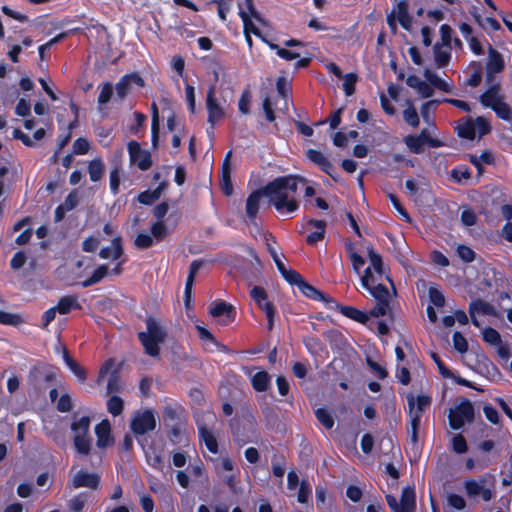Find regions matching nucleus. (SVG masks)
Returning a JSON list of instances; mask_svg holds the SVG:
<instances>
[{"mask_svg": "<svg viewBox=\"0 0 512 512\" xmlns=\"http://www.w3.org/2000/svg\"><path fill=\"white\" fill-rule=\"evenodd\" d=\"M91 419L89 416H82L71 423V430L75 435L89 436Z\"/></svg>", "mask_w": 512, "mask_h": 512, "instance_id": "f704fd0d", "label": "nucleus"}, {"mask_svg": "<svg viewBox=\"0 0 512 512\" xmlns=\"http://www.w3.org/2000/svg\"><path fill=\"white\" fill-rule=\"evenodd\" d=\"M505 68L503 56L500 52L489 45L488 60L486 64V80L492 81L495 74L502 72Z\"/></svg>", "mask_w": 512, "mask_h": 512, "instance_id": "ddd939ff", "label": "nucleus"}, {"mask_svg": "<svg viewBox=\"0 0 512 512\" xmlns=\"http://www.w3.org/2000/svg\"><path fill=\"white\" fill-rule=\"evenodd\" d=\"M276 90L279 96L286 99L291 95V84L285 77H278L276 80Z\"/></svg>", "mask_w": 512, "mask_h": 512, "instance_id": "052dcab7", "label": "nucleus"}, {"mask_svg": "<svg viewBox=\"0 0 512 512\" xmlns=\"http://www.w3.org/2000/svg\"><path fill=\"white\" fill-rule=\"evenodd\" d=\"M250 103H251V92L248 88H245L238 101V109L239 112L247 115L250 113Z\"/></svg>", "mask_w": 512, "mask_h": 512, "instance_id": "6e6d98bb", "label": "nucleus"}, {"mask_svg": "<svg viewBox=\"0 0 512 512\" xmlns=\"http://www.w3.org/2000/svg\"><path fill=\"white\" fill-rule=\"evenodd\" d=\"M505 99L501 92V84L493 83L480 96L479 101L485 108L492 109L497 103Z\"/></svg>", "mask_w": 512, "mask_h": 512, "instance_id": "f3484780", "label": "nucleus"}, {"mask_svg": "<svg viewBox=\"0 0 512 512\" xmlns=\"http://www.w3.org/2000/svg\"><path fill=\"white\" fill-rule=\"evenodd\" d=\"M269 47L272 50H275L276 54L280 58L287 60V61L294 60V59H297L300 57V54L298 52H294V51L288 50L286 48H282L279 45L274 44V43H269Z\"/></svg>", "mask_w": 512, "mask_h": 512, "instance_id": "13d9d810", "label": "nucleus"}, {"mask_svg": "<svg viewBox=\"0 0 512 512\" xmlns=\"http://www.w3.org/2000/svg\"><path fill=\"white\" fill-rule=\"evenodd\" d=\"M124 253L122 238L116 236L111 241V247H103L99 251V257L102 259H113L118 260Z\"/></svg>", "mask_w": 512, "mask_h": 512, "instance_id": "a878e982", "label": "nucleus"}, {"mask_svg": "<svg viewBox=\"0 0 512 512\" xmlns=\"http://www.w3.org/2000/svg\"><path fill=\"white\" fill-rule=\"evenodd\" d=\"M144 455L149 466L157 471L162 472L164 470L165 464L161 453L153 445L144 448Z\"/></svg>", "mask_w": 512, "mask_h": 512, "instance_id": "c85d7f7f", "label": "nucleus"}, {"mask_svg": "<svg viewBox=\"0 0 512 512\" xmlns=\"http://www.w3.org/2000/svg\"><path fill=\"white\" fill-rule=\"evenodd\" d=\"M157 425L156 414L152 409L136 411L130 422V429L135 436H143L154 431Z\"/></svg>", "mask_w": 512, "mask_h": 512, "instance_id": "423d86ee", "label": "nucleus"}, {"mask_svg": "<svg viewBox=\"0 0 512 512\" xmlns=\"http://www.w3.org/2000/svg\"><path fill=\"white\" fill-rule=\"evenodd\" d=\"M428 296L430 302L438 307L441 308L445 305V297L444 294L436 287L430 286L428 290Z\"/></svg>", "mask_w": 512, "mask_h": 512, "instance_id": "bf43d9fd", "label": "nucleus"}, {"mask_svg": "<svg viewBox=\"0 0 512 512\" xmlns=\"http://www.w3.org/2000/svg\"><path fill=\"white\" fill-rule=\"evenodd\" d=\"M475 130L478 132L479 138L489 134L491 132V124L482 116H478L474 120Z\"/></svg>", "mask_w": 512, "mask_h": 512, "instance_id": "0e129e2a", "label": "nucleus"}, {"mask_svg": "<svg viewBox=\"0 0 512 512\" xmlns=\"http://www.w3.org/2000/svg\"><path fill=\"white\" fill-rule=\"evenodd\" d=\"M95 434L97 437L96 445L98 448H107L114 442L111 435V425L107 419L102 420L95 426Z\"/></svg>", "mask_w": 512, "mask_h": 512, "instance_id": "6ab92c4d", "label": "nucleus"}, {"mask_svg": "<svg viewBox=\"0 0 512 512\" xmlns=\"http://www.w3.org/2000/svg\"><path fill=\"white\" fill-rule=\"evenodd\" d=\"M89 493L88 492H80L77 495L73 496L68 502V508L71 512H81L86 502L88 501Z\"/></svg>", "mask_w": 512, "mask_h": 512, "instance_id": "4c0bfd02", "label": "nucleus"}, {"mask_svg": "<svg viewBox=\"0 0 512 512\" xmlns=\"http://www.w3.org/2000/svg\"><path fill=\"white\" fill-rule=\"evenodd\" d=\"M250 297L257 307L265 313L267 318V329L268 331H271L274 328L277 310L274 303L269 299L266 290L261 286H254L250 290Z\"/></svg>", "mask_w": 512, "mask_h": 512, "instance_id": "39448f33", "label": "nucleus"}, {"mask_svg": "<svg viewBox=\"0 0 512 512\" xmlns=\"http://www.w3.org/2000/svg\"><path fill=\"white\" fill-rule=\"evenodd\" d=\"M198 434L200 440L205 444L209 452L212 454L219 452L217 439L205 424L198 425Z\"/></svg>", "mask_w": 512, "mask_h": 512, "instance_id": "bb28decb", "label": "nucleus"}, {"mask_svg": "<svg viewBox=\"0 0 512 512\" xmlns=\"http://www.w3.org/2000/svg\"><path fill=\"white\" fill-rule=\"evenodd\" d=\"M100 485V476L97 473H88L83 470L78 471L71 483L70 487L77 489V488H90V489H97Z\"/></svg>", "mask_w": 512, "mask_h": 512, "instance_id": "dca6fc26", "label": "nucleus"}, {"mask_svg": "<svg viewBox=\"0 0 512 512\" xmlns=\"http://www.w3.org/2000/svg\"><path fill=\"white\" fill-rule=\"evenodd\" d=\"M475 417L473 404L469 399H463L448 415L449 425L453 430L461 429L465 422H472Z\"/></svg>", "mask_w": 512, "mask_h": 512, "instance_id": "0eeeda50", "label": "nucleus"}, {"mask_svg": "<svg viewBox=\"0 0 512 512\" xmlns=\"http://www.w3.org/2000/svg\"><path fill=\"white\" fill-rule=\"evenodd\" d=\"M238 14H239V16H240L241 20L243 21V26H244V32H245L246 40H247V42L251 45V43H252V39H251V37H250V35H249V31H251V32H252V33H254L255 35H259V34H260V32H259L258 28H256V27L253 25L252 21H251V20H250V18H249V15L247 14V12H246V11H244V10H242V9L240 8V10H239V13H238Z\"/></svg>", "mask_w": 512, "mask_h": 512, "instance_id": "a19ab883", "label": "nucleus"}, {"mask_svg": "<svg viewBox=\"0 0 512 512\" xmlns=\"http://www.w3.org/2000/svg\"><path fill=\"white\" fill-rule=\"evenodd\" d=\"M475 312L482 313L483 315L496 316V310L493 305L481 299L472 301L469 305V314L471 316L472 324L476 327L479 326V322L475 317Z\"/></svg>", "mask_w": 512, "mask_h": 512, "instance_id": "4be33fe9", "label": "nucleus"}, {"mask_svg": "<svg viewBox=\"0 0 512 512\" xmlns=\"http://www.w3.org/2000/svg\"><path fill=\"white\" fill-rule=\"evenodd\" d=\"M457 134L460 138L473 140L476 136L474 120L467 118L464 123L458 126Z\"/></svg>", "mask_w": 512, "mask_h": 512, "instance_id": "e433bc0d", "label": "nucleus"}, {"mask_svg": "<svg viewBox=\"0 0 512 512\" xmlns=\"http://www.w3.org/2000/svg\"><path fill=\"white\" fill-rule=\"evenodd\" d=\"M132 85H136L140 88L145 86V81L138 72L125 74L119 79L115 84L117 98L121 101L124 100L130 93Z\"/></svg>", "mask_w": 512, "mask_h": 512, "instance_id": "f8f14e48", "label": "nucleus"}, {"mask_svg": "<svg viewBox=\"0 0 512 512\" xmlns=\"http://www.w3.org/2000/svg\"><path fill=\"white\" fill-rule=\"evenodd\" d=\"M387 505L392 512H415L417 508L416 492L412 486H405L402 489L399 501L392 494H386Z\"/></svg>", "mask_w": 512, "mask_h": 512, "instance_id": "7ed1b4c3", "label": "nucleus"}, {"mask_svg": "<svg viewBox=\"0 0 512 512\" xmlns=\"http://www.w3.org/2000/svg\"><path fill=\"white\" fill-rule=\"evenodd\" d=\"M109 273L108 266L105 264L99 265L90 277L80 283L83 288L90 287L101 282Z\"/></svg>", "mask_w": 512, "mask_h": 512, "instance_id": "473e14b6", "label": "nucleus"}, {"mask_svg": "<svg viewBox=\"0 0 512 512\" xmlns=\"http://www.w3.org/2000/svg\"><path fill=\"white\" fill-rule=\"evenodd\" d=\"M231 151L226 154L221 168V190L224 195L230 196L233 193V184L231 180V164H230Z\"/></svg>", "mask_w": 512, "mask_h": 512, "instance_id": "5701e85b", "label": "nucleus"}, {"mask_svg": "<svg viewBox=\"0 0 512 512\" xmlns=\"http://www.w3.org/2000/svg\"><path fill=\"white\" fill-rule=\"evenodd\" d=\"M458 257L464 262V263H471L476 258V253L472 248L465 244H459L456 249Z\"/></svg>", "mask_w": 512, "mask_h": 512, "instance_id": "864d4df0", "label": "nucleus"}, {"mask_svg": "<svg viewBox=\"0 0 512 512\" xmlns=\"http://www.w3.org/2000/svg\"><path fill=\"white\" fill-rule=\"evenodd\" d=\"M205 105L208 113L207 121L213 127L225 116L224 109L216 97V91L213 85H211L207 91Z\"/></svg>", "mask_w": 512, "mask_h": 512, "instance_id": "9b49d317", "label": "nucleus"}, {"mask_svg": "<svg viewBox=\"0 0 512 512\" xmlns=\"http://www.w3.org/2000/svg\"><path fill=\"white\" fill-rule=\"evenodd\" d=\"M416 136L424 145H427L430 148H439L444 145L443 141L440 139L431 137L427 129H422Z\"/></svg>", "mask_w": 512, "mask_h": 512, "instance_id": "603ef678", "label": "nucleus"}, {"mask_svg": "<svg viewBox=\"0 0 512 512\" xmlns=\"http://www.w3.org/2000/svg\"><path fill=\"white\" fill-rule=\"evenodd\" d=\"M388 198H389L390 202L392 203L393 207L395 208V210L402 216L403 220L406 222H411V217H410L408 211L401 204L398 197L395 194L390 193L388 195Z\"/></svg>", "mask_w": 512, "mask_h": 512, "instance_id": "69168bd1", "label": "nucleus"}, {"mask_svg": "<svg viewBox=\"0 0 512 512\" xmlns=\"http://www.w3.org/2000/svg\"><path fill=\"white\" fill-rule=\"evenodd\" d=\"M202 266H203L202 260H193L190 264L189 273H188V276L186 279L185 290H184V302H185L186 307H189V305H190L191 296H192V286H193V283L195 280V276L198 273V271L201 269Z\"/></svg>", "mask_w": 512, "mask_h": 512, "instance_id": "b1692460", "label": "nucleus"}, {"mask_svg": "<svg viewBox=\"0 0 512 512\" xmlns=\"http://www.w3.org/2000/svg\"><path fill=\"white\" fill-rule=\"evenodd\" d=\"M403 118L407 124H409L411 127L416 128L419 126L420 120L418 113L413 105H409L404 111H403Z\"/></svg>", "mask_w": 512, "mask_h": 512, "instance_id": "4d7b16f0", "label": "nucleus"}, {"mask_svg": "<svg viewBox=\"0 0 512 512\" xmlns=\"http://www.w3.org/2000/svg\"><path fill=\"white\" fill-rule=\"evenodd\" d=\"M124 409V401L117 395L111 396L107 400V411L114 417L119 416Z\"/></svg>", "mask_w": 512, "mask_h": 512, "instance_id": "79ce46f5", "label": "nucleus"}, {"mask_svg": "<svg viewBox=\"0 0 512 512\" xmlns=\"http://www.w3.org/2000/svg\"><path fill=\"white\" fill-rule=\"evenodd\" d=\"M333 309L339 311L343 316L361 324H366L369 320V316L366 312L361 311L353 306L342 305L336 300L335 304H333Z\"/></svg>", "mask_w": 512, "mask_h": 512, "instance_id": "412c9836", "label": "nucleus"}, {"mask_svg": "<svg viewBox=\"0 0 512 512\" xmlns=\"http://www.w3.org/2000/svg\"><path fill=\"white\" fill-rule=\"evenodd\" d=\"M482 338H483L484 342H486L490 345H493V346H497L502 343L500 333L496 329H494L493 327H490V326L483 329Z\"/></svg>", "mask_w": 512, "mask_h": 512, "instance_id": "37998d69", "label": "nucleus"}, {"mask_svg": "<svg viewBox=\"0 0 512 512\" xmlns=\"http://www.w3.org/2000/svg\"><path fill=\"white\" fill-rule=\"evenodd\" d=\"M343 90L346 96H351L356 91V83L358 81V75L354 72L347 73L344 76Z\"/></svg>", "mask_w": 512, "mask_h": 512, "instance_id": "de8ad7c7", "label": "nucleus"}, {"mask_svg": "<svg viewBox=\"0 0 512 512\" xmlns=\"http://www.w3.org/2000/svg\"><path fill=\"white\" fill-rule=\"evenodd\" d=\"M104 172V164L100 158L93 159L89 162L88 173L92 182H97L101 179Z\"/></svg>", "mask_w": 512, "mask_h": 512, "instance_id": "58836bf2", "label": "nucleus"}, {"mask_svg": "<svg viewBox=\"0 0 512 512\" xmlns=\"http://www.w3.org/2000/svg\"><path fill=\"white\" fill-rule=\"evenodd\" d=\"M442 46L437 42L433 47L435 64L437 68H443L447 66L451 60V52L449 49L442 50Z\"/></svg>", "mask_w": 512, "mask_h": 512, "instance_id": "72a5a7b5", "label": "nucleus"}, {"mask_svg": "<svg viewBox=\"0 0 512 512\" xmlns=\"http://www.w3.org/2000/svg\"><path fill=\"white\" fill-rule=\"evenodd\" d=\"M29 378L36 388L45 389V384H50L55 381L56 374L52 370L41 367H33L30 370Z\"/></svg>", "mask_w": 512, "mask_h": 512, "instance_id": "a211bd4d", "label": "nucleus"}, {"mask_svg": "<svg viewBox=\"0 0 512 512\" xmlns=\"http://www.w3.org/2000/svg\"><path fill=\"white\" fill-rule=\"evenodd\" d=\"M247 422L248 423L246 424L239 417H234L229 421L233 440L238 446H244L251 442V439L256 432V421L254 417L250 416Z\"/></svg>", "mask_w": 512, "mask_h": 512, "instance_id": "20e7f679", "label": "nucleus"}, {"mask_svg": "<svg viewBox=\"0 0 512 512\" xmlns=\"http://www.w3.org/2000/svg\"><path fill=\"white\" fill-rule=\"evenodd\" d=\"M276 267H277V270L279 271V273L281 274V276L290 284L291 281L295 280L297 277H298V272L293 270V269H290V268H287L285 266V264L282 262V260L280 261H276L275 263Z\"/></svg>", "mask_w": 512, "mask_h": 512, "instance_id": "680f3d73", "label": "nucleus"}, {"mask_svg": "<svg viewBox=\"0 0 512 512\" xmlns=\"http://www.w3.org/2000/svg\"><path fill=\"white\" fill-rule=\"evenodd\" d=\"M491 110L502 120L510 121L512 118V108L504 99L500 103H497Z\"/></svg>", "mask_w": 512, "mask_h": 512, "instance_id": "a18cd8bd", "label": "nucleus"}, {"mask_svg": "<svg viewBox=\"0 0 512 512\" xmlns=\"http://www.w3.org/2000/svg\"><path fill=\"white\" fill-rule=\"evenodd\" d=\"M308 159L316 164L319 169L330 176L334 181H337L336 169L332 162L319 150L309 149L307 151Z\"/></svg>", "mask_w": 512, "mask_h": 512, "instance_id": "4468645a", "label": "nucleus"}, {"mask_svg": "<svg viewBox=\"0 0 512 512\" xmlns=\"http://www.w3.org/2000/svg\"><path fill=\"white\" fill-rule=\"evenodd\" d=\"M307 224L309 226L316 228L315 231L310 232L306 237L307 244L314 246L319 241L324 239L327 223L325 220L310 219V220H308Z\"/></svg>", "mask_w": 512, "mask_h": 512, "instance_id": "393cba45", "label": "nucleus"}, {"mask_svg": "<svg viewBox=\"0 0 512 512\" xmlns=\"http://www.w3.org/2000/svg\"><path fill=\"white\" fill-rule=\"evenodd\" d=\"M146 331L138 332V340L143 346L145 354L150 357L160 356V345L165 343L167 331L158 320L148 316L145 320Z\"/></svg>", "mask_w": 512, "mask_h": 512, "instance_id": "f03ea898", "label": "nucleus"}, {"mask_svg": "<svg viewBox=\"0 0 512 512\" xmlns=\"http://www.w3.org/2000/svg\"><path fill=\"white\" fill-rule=\"evenodd\" d=\"M317 420L327 429L330 430L334 426V418L332 414L325 408H318L315 410Z\"/></svg>", "mask_w": 512, "mask_h": 512, "instance_id": "c03bdc74", "label": "nucleus"}, {"mask_svg": "<svg viewBox=\"0 0 512 512\" xmlns=\"http://www.w3.org/2000/svg\"><path fill=\"white\" fill-rule=\"evenodd\" d=\"M209 313L214 318L223 317L222 324L228 325L232 323L236 318L235 307L225 301H218L210 307Z\"/></svg>", "mask_w": 512, "mask_h": 512, "instance_id": "2eb2a0df", "label": "nucleus"}, {"mask_svg": "<svg viewBox=\"0 0 512 512\" xmlns=\"http://www.w3.org/2000/svg\"><path fill=\"white\" fill-rule=\"evenodd\" d=\"M408 405H409V414L411 416L410 424H411V441L413 443H416L418 440V430L421 422L422 415L420 413H415V398L413 395L409 396L408 398Z\"/></svg>", "mask_w": 512, "mask_h": 512, "instance_id": "cd10ccee", "label": "nucleus"}, {"mask_svg": "<svg viewBox=\"0 0 512 512\" xmlns=\"http://www.w3.org/2000/svg\"><path fill=\"white\" fill-rule=\"evenodd\" d=\"M307 180L298 175L279 176L269 181L261 189L252 191L245 203V213L249 222L255 223L263 196L269 198L271 205L280 212L290 214L299 209V203L290 194H295L299 184H306Z\"/></svg>", "mask_w": 512, "mask_h": 512, "instance_id": "f257e3e1", "label": "nucleus"}, {"mask_svg": "<svg viewBox=\"0 0 512 512\" xmlns=\"http://www.w3.org/2000/svg\"><path fill=\"white\" fill-rule=\"evenodd\" d=\"M63 360L71 372L83 383L87 379V373L84 367H82L75 359H73L68 350L64 348Z\"/></svg>", "mask_w": 512, "mask_h": 512, "instance_id": "7c9ffc66", "label": "nucleus"}, {"mask_svg": "<svg viewBox=\"0 0 512 512\" xmlns=\"http://www.w3.org/2000/svg\"><path fill=\"white\" fill-rule=\"evenodd\" d=\"M290 284L296 285L299 288L300 292L307 298L315 301H321L324 303L327 309H333L335 299L332 298L330 295L320 291L313 285L309 284L307 281L304 280L300 273L298 274V277L295 280L290 282Z\"/></svg>", "mask_w": 512, "mask_h": 512, "instance_id": "6e6552de", "label": "nucleus"}, {"mask_svg": "<svg viewBox=\"0 0 512 512\" xmlns=\"http://www.w3.org/2000/svg\"><path fill=\"white\" fill-rule=\"evenodd\" d=\"M452 448L454 452L458 454H463L467 452V441L462 434H457L452 438Z\"/></svg>", "mask_w": 512, "mask_h": 512, "instance_id": "774afa93", "label": "nucleus"}, {"mask_svg": "<svg viewBox=\"0 0 512 512\" xmlns=\"http://www.w3.org/2000/svg\"><path fill=\"white\" fill-rule=\"evenodd\" d=\"M362 287L365 288L376 299V301L390 302L388 288L381 283H376L375 276L371 272L370 267L366 268L364 275L361 277Z\"/></svg>", "mask_w": 512, "mask_h": 512, "instance_id": "1a4fd4ad", "label": "nucleus"}, {"mask_svg": "<svg viewBox=\"0 0 512 512\" xmlns=\"http://www.w3.org/2000/svg\"><path fill=\"white\" fill-rule=\"evenodd\" d=\"M128 153L131 164L137 165L141 171L151 168L153 163L151 153L143 150L137 141L132 140L128 143Z\"/></svg>", "mask_w": 512, "mask_h": 512, "instance_id": "9d476101", "label": "nucleus"}, {"mask_svg": "<svg viewBox=\"0 0 512 512\" xmlns=\"http://www.w3.org/2000/svg\"><path fill=\"white\" fill-rule=\"evenodd\" d=\"M22 322L23 320L19 314L0 310V324L17 327Z\"/></svg>", "mask_w": 512, "mask_h": 512, "instance_id": "3c124183", "label": "nucleus"}, {"mask_svg": "<svg viewBox=\"0 0 512 512\" xmlns=\"http://www.w3.org/2000/svg\"><path fill=\"white\" fill-rule=\"evenodd\" d=\"M454 349L463 354L468 350V342L466 338L459 332L455 331L452 336Z\"/></svg>", "mask_w": 512, "mask_h": 512, "instance_id": "e2e57ef3", "label": "nucleus"}, {"mask_svg": "<svg viewBox=\"0 0 512 512\" xmlns=\"http://www.w3.org/2000/svg\"><path fill=\"white\" fill-rule=\"evenodd\" d=\"M261 413L264 417L265 426L267 429H278L281 421L277 412V407L267 401L260 403Z\"/></svg>", "mask_w": 512, "mask_h": 512, "instance_id": "aec40b11", "label": "nucleus"}, {"mask_svg": "<svg viewBox=\"0 0 512 512\" xmlns=\"http://www.w3.org/2000/svg\"><path fill=\"white\" fill-rule=\"evenodd\" d=\"M152 110L151 142L153 147H157L159 142V115L156 103H152Z\"/></svg>", "mask_w": 512, "mask_h": 512, "instance_id": "ea45409f", "label": "nucleus"}, {"mask_svg": "<svg viewBox=\"0 0 512 512\" xmlns=\"http://www.w3.org/2000/svg\"><path fill=\"white\" fill-rule=\"evenodd\" d=\"M271 383V376L265 370L256 372L251 378V384L256 392H265Z\"/></svg>", "mask_w": 512, "mask_h": 512, "instance_id": "2f4dec72", "label": "nucleus"}, {"mask_svg": "<svg viewBox=\"0 0 512 512\" xmlns=\"http://www.w3.org/2000/svg\"><path fill=\"white\" fill-rule=\"evenodd\" d=\"M403 141L412 153L421 154L424 152L425 145L416 135H407L404 137Z\"/></svg>", "mask_w": 512, "mask_h": 512, "instance_id": "49530a36", "label": "nucleus"}, {"mask_svg": "<svg viewBox=\"0 0 512 512\" xmlns=\"http://www.w3.org/2000/svg\"><path fill=\"white\" fill-rule=\"evenodd\" d=\"M55 307L58 313L62 315L69 314L72 310H80L82 308L75 295L61 297Z\"/></svg>", "mask_w": 512, "mask_h": 512, "instance_id": "c756f323", "label": "nucleus"}, {"mask_svg": "<svg viewBox=\"0 0 512 512\" xmlns=\"http://www.w3.org/2000/svg\"><path fill=\"white\" fill-rule=\"evenodd\" d=\"M368 256L374 271L380 276L384 274L382 256L373 247L368 248Z\"/></svg>", "mask_w": 512, "mask_h": 512, "instance_id": "09e8293b", "label": "nucleus"}, {"mask_svg": "<svg viewBox=\"0 0 512 512\" xmlns=\"http://www.w3.org/2000/svg\"><path fill=\"white\" fill-rule=\"evenodd\" d=\"M451 176L456 182H462L471 178V171L467 165H458L452 169Z\"/></svg>", "mask_w": 512, "mask_h": 512, "instance_id": "5fc2aeb1", "label": "nucleus"}, {"mask_svg": "<svg viewBox=\"0 0 512 512\" xmlns=\"http://www.w3.org/2000/svg\"><path fill=\"white\" fill-rule=\"evenodd\" d=\"M447 505L454 510H463L466 507V501L459 494L449 493L447 496Z\"/></svg>", "mask_w": 512, "mask_h": 512, "instance_id": "338daca9", "label": "nucleus"}, {"mask_svg": "<svg viewBox=\"0 0 512 512\" xmlns=\"http://www.w3.org/2000/svg\"><path fill=\"white\" fill-rule=\"evenodd\" d=\"M113 96V85L111 82H104L101 85V90L99 92L97 102L99 106L107 104Z\"/></svg>", "mask_w": 512, "mask_h": 512, "instance_id": "8fccbe9b", "label": "nucleus"}, {"mask_svg": "<svg viewBox=\"0 0 512 512\" xmlns=\"http://www.w3.org/2000/svg\"><path fill=\"white\" fill-rule=\"evenodd\" d=\"M73 444L79 454L86 456L91 451L92 438L90 436L75 435L73 437Z\"/></svg>", "mask_w": 512, "mask_h": 512, "instance_id": "c9c22d12", "label": "nucleus"}]
</instances>
